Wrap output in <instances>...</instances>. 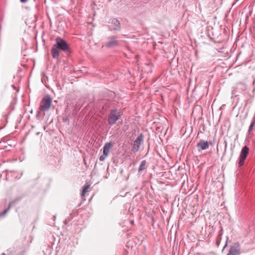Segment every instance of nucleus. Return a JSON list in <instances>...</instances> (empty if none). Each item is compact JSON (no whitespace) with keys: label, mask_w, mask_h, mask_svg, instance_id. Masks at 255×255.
I'll return each instance as SVG.
<instances>
[{"label":"nucleus","mask_w":255,"mask_h":255,"mask_svg":"<svg viewBox=\"0 0 255 255\" xmlns=\"http://www.w3.org/2000/svg\"><path fill=\"white\" fill-rule=\"evenodd\" d=\"M1 255H6L4 253L1 254Z\"/></svg>","instance_id":"nucleus-24"},{"label":"nucleus","mask_w":255,"mask_h":255,"mask_svg":"<svg viewBox=\"0 0 255 255\" xmlns=\"http://www.w3.org/2000/svg\"><path fill=\"white\" fill-rule=\"evenodd\" d=\"M196 147L199 152L203 150L207 149L209 147V142L207 140L201 139L197 143Z\"/></svg>","instance_id":"nucleus-8"},{"label":"nucleus","mask_w":255,"mask_h":255,"mask_svg":"<svg viewBox=\"0 0 255 255\" xmlns=\"http://www.w3.org/2000/svg\"><path fill=\"white\" fill-rule=\"evenodd\" d=\"M28 0H20V1L22 2V3H25Z\"/></svg>","instance_id":"nucleus-18"},{"label":"nucleus","mask_w":255,"mask_h":255,"mask_svg":"<svg viewBox=\"0 0 255 255\" xmlns=\"http://www.w3.org/2000/svg\"><path fill=\"white\" fill-rule=\"evenodd\" d=\"M55 43L52 46L51 52L53 58L56 59L59 57L60 52L62 51L66 54L71 53L70 45L60 37H57L55 39Z\"/></svg>","instance_id":"nucleus-1"},{"label":"nucleus","mask_w":255,"mask_h":255,"mask_svg":"<svg viewBox=\"0 0 255 255\" xmlns=\"http://www.w3.org/2000/svg\"><path fill=\"white\" fill-rule=\"evenodd\" d=\"M86 192H82V194H81V196L82 197L84 196H85V194Z\"/></svg>","instance_id":"nucleus-20"},{"label":"nucleus","mask_w":255,"mask_h":255,"mask_svg":"<svg viewBox=\"0 0 255 255\" xmlns=\"http://www.w3.org/2000/svg\"><path fill=\"white\" fill-rule=\"evenodd\" d=\"M240 249L238 247L232 246L227 255H239Z\"/></svg>","instance_id":"nucleus-10"},{"label":"nucleus","mask_w":255,"mask_h":255,"mask_svg":"<svg viewBox=\"0 0 255 255\" xmlns=\"http://www.w3.org/2000/svg\"><path fill=\"white\" fill-rule=\"evenodd\" d=\"M249 152V148L247 146H245L241 150L239 157V165L241 167L244 164V161L246 159Z\"/></svg>","instance_id":"nucleus-6"},{"label":"nucleus","mask_w":255,"mask_h":255,"mask_svg":"<svg viewBox=\"0 0 255 255\" xmlns=\"http://www.w3.org/2000/svg\"><path fill=\"white\" fill-rule=\"evenodd\" d=\"M143 135L141 133L134 141L132 151L134 152H137L139 149L140 145L143 143Z\"/></svg>","instance_id":"nucleus-7"},{"label":"nucleus","mask_w":255,"mask_h":255,"mask_svg":"<svg viewBox=\"0 0 255 255\" xmlns=\"http://www.w3.org/2000/svg\"><path fill=\"white\" fill-rule=\"evenodd\" d=\"M109 23L111 24L109 26L110 31H120L121 30L120 22L117 18H113L111 19Z\"/></svg>","instance_id":"nucleus-5"},{"label":"nucleus","mask_w":255,"mask_h":255,"mask_svg":"<svg viewBox=\"0 0 255 255\" xmlns=\"http://www.w3.org/2000/svg\"><path fill=\"white\" fill-rule=\"evenodd\" d=\"M216 244L217 246L219 247L221 244V237L220 236H218L217 239Z\"/></svg>","instance_id":"nucleus-14"},{"label":"nucleus","mask_w":255,"mask_h":255,"mask_svg":"<svg viewBox=\"0 0 255 255\" xmlns=\"http://www.w3.org/2000/svg\"><path fill=\"white\" fill-rule=\"evenodd\" d=\"M69 109V105H68L66 107V108H65V112H66Z\"/></svg>","instance_id":"nucleus-17"},{"label":"nucleus","mask_w":255,"mask_h":255,"mask_svg":"<svg viewBox=\"0 0 255 255\" xmlns=\"http://www.w3.org/2000/svg\"><path fill=\"white\" fill-rule=\"evenodd\" d=\"M227 243H225V245L224 246L223 248L224 249V248L226 247V246H227Z\"/></svg>","instance_id":"nucleus-22"},{"label":"nucleus","mask_w":255,"mask_h":255,"mask_svg":"<svg viewBox=\"0 0 255 255\" xmlns=\"http://www.w3.org/2000/svg\"><path fill=\"white\" fill-rule=\"evenodd\" d=\"M90 185L89 184H86L83 186L82 191H87L90 188Z\"/></svg>","instance_id":"nucleus-12"},{"label":"nucleus","mask_w":255,"mask_h":255,"mask_svg":"<svg viewBox=\"0 0 255 255\" xmlns=\"http://www.w3.org/2000/svg\"><path fill=\"white\" fill-rule=\"evenodd\" d=\"M107 156L108 155H105V154H103V155L100 156V158H99L100 160L104 161Z\"/></svg>","instance_id":"nucleus-15"},{"label":"nucleus","mask_w":255,"mask_h":255,"mask_svg":"<svg viewBox=\"0 0 255 255\" xmlns=\"http://www.w3.org/2000/svg\"><path fill=\"white\" fill-rule=\"evenodd\" d=\"M52 99L48 95L45 96L41 100L40 103L39 110L37 112L38 114H40V112L48 111L51 106Z\"/></svg>","instance_id":"nucleus-3"},{"label":"nucleus","mask_w":255,"mask_h":255,"mask_svg":"<svg viewBox=\"0 0 255 255\" xmlns=\"http://www.w3.org/2000/svg\"><path fill=\"white\" fill-rule=\"evenodd\" d=\"M147 167L146 161L145 160H142L138 169V173L141 174L142 171L145 169Z\"/></svg>","instance_id":"nucleus-11"},{"label":"nucleus","mask_w":255,"mask_h":255,"mask_svg":"<svg viewBox=\"0 0 255 255\" xmlns=\"http://www.w3.org/2000/svg\"><path fill=\"white\" fill-rule=\"evenodd\" d=\"M63 122H69V118L67 117L63 119Z\"/></svg>","instance_id":"nucleus-16"},{"label":"nucleus","mask_w":255,"mask_h":255,"mask_svg":"<svg viewBox=\"0 0 255 255\" xmlns=\"http://www.w3.org/2000/svg\"><path fill=\"white\" fill-rule=\"evenodd\" d=\"M9 210V209H7L5 210L4 211L3 213V214H5L7 213V212L8 211V210Z\"/></svg>","instance_id":"nucleus-19"},{"label":"nucleus","mask_w":255,"mask_h":255,"mask_svg":"<svg viewBox=\"0 0 255 255\" xmlns=\"http://www.w3.org/2000/svg\"><path fill=\"white\" fill-rule=\"evenodd\" d=\"M116 36H111L107 38V41L105 43L104 46L107 48H113L120 46V43L117 40Z\"/></svg>","instance_id":"nucleus-4"},{"label":"nucleus","mask_w":255,"mask_h":255,"mask_svg":"<svg viewBox=\"0 0 255 255\" xmlns=\"http://www.w3.org/2000/svg\"><path fill=\"white\" fill-rule=\"evenodd\" d=\"M226 146H227V142H225V147L226 148Z\"/></svg>","instance_id":"nucleus-23"},{"label":"nucleus","mask_w":255,"mask_h":255,"mask_svg":"<svg viewBox=\"0 0 255 255\" xmlns=\"http://www.w3.org/2000/svg\"><path fill=\"white\" fill-rule=\"evenodd\" d=\"M255 124L251 123L248 129V132H250L253 129Z\"/></svg>","instance_id":"nucleus-13"},{"label":"nucleus","mask_w":255,"mask_h":255,"mask_svg":"<svg viewBox=\"0 0 255 255\" xmlns=\"http://www.w3.org/2000/svg\"><path fill=\"white\" fill-rule=\"evenodd\" d=\"M208 142H209V145H213V143L212 142L208 141Z\"/></svg>","instance_id":"nucleus-21"},{"label":"nucleus","mask_w":255,"mask_h":255,"mask_svg":"<svg viewBox=\"0 0 255 255\" xmlns=\"http://www.w3.org/2000/svg\"><path fill=\"white\" fill-rule=\"evenodd\" d=\"M114 145V143L112 142H107L103 147V154L105 155H108L110 149Z\"/></svg>","instance_id":"nucleus-9"},{"label":"nucleus","mask_w":255,"mask_h":255,"mask_svg":"<svg viewBox=\"0 0 255 255\" xmlns=\"http://www.w3.org/2000/svg\"><path fill=\"white\" fill-rule=\"evenodd\" d=\"M123 113L120 110L114 109L110 110L108 115V122L109 125L113 126L121 118Z\"/></svg>","instance_id":"nucleus-2"}]
</instances>
